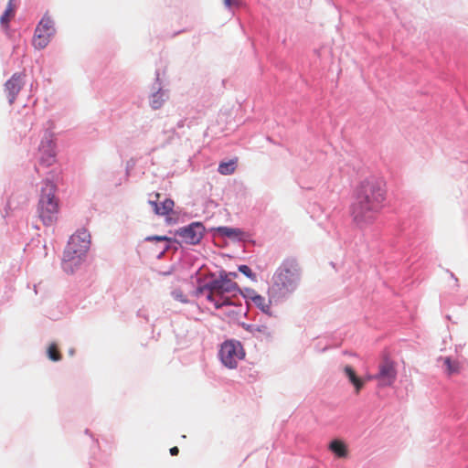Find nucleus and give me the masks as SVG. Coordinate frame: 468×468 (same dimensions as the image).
<instances>
[{
    "mask_svg": "<svg viewBox=\"0 0 468 468\" xmlns=\"http://www.w3.org/2000/svg\"><path fill=\"white\" fill-rule=\"evenodd\" d=\"M386 199V190L380 181L367 178L355 191L354 201L350 207L353 222L358 228L372 225L378 218Z\"/></svg>",
    "mask_w": 468,
    "mask_h": 468,
    "instance_id": "nucleus-1",
    "label": "nucleus"
},
{
    "mask_svg": "<svg viewBox=\"0 0 468 468\" xmlns=\"http://www.w3.org/2000/svg\"><path fill=\"white\" fill-rule=\"evenodd\" d=\"M229 275L237 276L236 273H229ZM239 292L238 284L229 278V274H220L218 279L199 289V293L204 294L207 300L212 303L217 309L235 304L232 298Z\"/></svg>",
    "mask_w": 468,
    "mask_h": 468,
    "instance_id": "nucleus-2",
    "label": "nucleus"
},
{
    "mask_svg": "<svg viewBox=\"0 0 468 468\" xmlns=\"http://www.w3.org/2000/svg\"><path fill=\"white\" fill-rule=\"evenodd\" d=\"M58 213L59 202L56 197V186L50 181H45L37 203V216L41 222L48 227L57 222Z\"/></svg>",
    "mask_w": 468,
    "mask_h": 468,
    "instance_id": "nucleus-3",
    "label": "nucleus"
},
{
    "mask_svg": "<svg viewBox=\"0 0 468 468\" xmlns=\"http://www.w3.org/2000/svg\"><path fill=\"white\" fill-rule=\"evenodd\" d=\"M90 238L88 231L83 229L77 230L70 237L63 255L65 265H69L71 268L80 263L89 250ZM65 268H68V266H65Z\"/></svg>",
    "mask_w": 468,
    "mask_h": 468,
    "instance_id": "nucleus-4",
    "label": "nucleus"
},
{
    "mask_svg": "<svg viewBox=\"0 0 468 468\" xmlns=\"http://www.w3.org/2000/svg\"><path fill=\"white\" fill-rule=\"evenodd\" d=\"M300 267L294 259H285L273 275V283L280 290L292 291L300 281Z\"/></svg>",
    "mask_w": 468,
    "mask_h": 468,
    "instance_id": "nucleus-5",
    "label": "nucleus"
},
{
    "mask_svg": "<svg viewBox=\"0 0 468 468\" xmlns=\"http://www.w3.org/2000/svg\"><path fill=\"white\" fill-rule=\"evenodd\" d=\"M245 356L243 346L239 341L227 340L219 350V357L223 365L229 368H235L238 363Z\"/></svg>",
    "mask_w": 468,
    "mask_h": 468,
    "instance_id": "nucleus-6",
    "label": "nucleus"
},
{
    "mask_svg": "<svg viewBox=\"0 0 468 468\" xmlns=\"http://www.w3.org/2000/svg\"><path fill=\"white\" fill-rule=\"evenodd\" d=\"M379 387L391 386L397 378L396 365L389 359H384L378 366V372L374 375Z\"/></svg>",
    "mask_w": 468,
    "mask_h": 468,
    "instance_id": "nucleus-7",
    "label": "nucleus"
},
{
    "mask_svg": "<svg viewBox=\"0 0 468 468\" xmlns=\"http://www.w3.org/2000/svg\"><path fill=\"white\" fill-rule=\"evenodd\" d=\"M205 231L204 226L199 222H194L187 227L181 228L176 234L182 239V241L195 245L203 238Z\"/></svg>",
    "mask_w": 468,
    "mask_h": 468,
    "instance_id": "nucleus-8",
    "label": "nucleus"
},
{
    "mask_svg": "<svg viewBox=\"0 0 468 468\" xmlns=\"http://www.w3.org/2000/svg\"><path fill=\"white\" fill-rule=\"evenodd\" d=\"M23 86L22 74L16 73L5 84V90L7 93L8 101L13 104L16 99L17 94Z\"/></svg>",
    "mask_w": 468,
    "mask_h": 468,
    "instance_id": "nucleus-9",
    "label": "nucleus"
},
{
    "mask_svg": "<svg viewBox=\"0 0 468 468\" xmlns=\"http://www.w3.org/2000/svg\"><path fill=\"white\" fill-rule=\"evenodd\" d=\"M40 163L46 166L53 165L56 161L54 143L51 140L43 141L39 147Z\"/></svg>",
    "mask_w": 468,
    "mask_h": 468,
    "instance_id": "nucleus-10",
    "label": "nucleus"
},
{
    "mask_svg": "<svg viewBox=\"0 0 468 468\" xmlns=\"http://www.w3.org/2000/svg\"><path fill=\"white\" fill-rule=\"evenodd\" d=\"M161 195L154 193V200H149V204L153 207L154 211L156 215L165 216L173 211L175 203L172 199L166 198L163 202L159 203Z\"/></svg>",
    "mask_w": 468,
    "mask_h": 468,
    "instance_id": "nucleus-11",
    "label": "nucleus"
},
{
    "mask_svg": "<svg viewBox=\"0 0 468 468\" xmlns=\"http://www.w3.org/2000/svg\"><path fill=\"white\" fill-rule=\"evenodd\" d=\"M328 449L338 458L348 457V447L346 443L340 439H335L331 441V442L328 445Z\"/></svg>",
    "mask_w": 468,
    "mask_h": 468,
    "instance_id": "nucleus-12",
    "label": "nucleus"
},
{
    "mask_svg": "<svg viewBox=\"0 0 468 468\" xmlns=\"http://www.w3.org/2000/svg\"><path fill=\"white\" fill-rule=\"evenodd\" d=\"M215 230L220 236L238 240H240L244 235V232L241 229L229 227H218Z\"/></svg>",
    "mask_w": 468,
    "mask_h": 468,
    "instance_id": "nucleus-13",
    "label": "nucleus"
},
{
    "mask_svg": "<svg viewBox=\"0 0 468 468\" xmlns=\"http://www.w3.org/2000/svg\"><path fill=\"white\" fill-rule=\"evenodd\" d=\"M344 372L348 378L349 381L354 385L356 392L358 393L363 388L365 380L358 378L353 367L350 366H346L344 368Z\"/></svg>",
    "mask_w": 468,
    "mask_h": 468,
    "instance_id": "nucleus-14",
    "label": "nucleus"
},
{
    "mask_svg": "<svg viewBox=\"0 0 468 468\" xmlns=\"http://www.w3.org/2000/svg\"><path fill=\"white\" fill-rule=\"evenodd\" d=\"M51 36L52 35L43 32L42 30L37 32V28H36L33 37L34 47L38 49L44 48L48 44Z\"/></svg>",
    "mask_w": 468,
    "mask_h": 468,
    "instance_id": "nucleus-15",
    "label": "nucleus"
},
{
    "mask_svg": "<svg viewBox=\"0 0 468 468\" xmlns=\"http://www.w3.org/2000/svg\"><path fill=\"white\" fill-rule=\"evenodd\" d=\"M238 158L235 157L228 162H221L218 165V171L220 175L229 176L232 175L237 168Z\"/></svg>",
    "mask_w": 468,
    "mask_h": 468,
    "instance_id": "nucleus-16",
    "label": "nucleus"
},
{
    "mask_svg": "<svg viewBox=\"0 0 468 468\" xmlns=\"http://www.w3.org/2000/svg\"><path fill=\"white\" fill-rule=\"evenodd\" d=\"M251 300L254 304L260 308L263 313L271 314V301L265 299L260 294H254L251 296Z\"/></svg>",
    "mask_w": 468,
    "mask_h": 468,
    "instance_id": "nucleus-17",
    "label": "nucleus"
},
{
    "mask_svg": "<svg viewBox=\"0 0 468 468\" xmlns=\"http://www.w3.org/2000/svg\"><path fill=\"white\" fill-rule=\"evenodd\" d=\"M443 361V365L446 367V372L449 376L452 374H458L461 370L460 362L453 360L451 357L441 358Z\"/></svg>",
    "mask_w": 468,
    "mask_h": 468,
    "instance_id": "nucleus-18",
    "label": "nucleus"
},
{
    "mask_svg": "<svg viewBox=\"0 0 468 468\" xmlns=\"http://www.w3.org/2000/svg\"><path fill=\"white\" fill-rule=\"evenodd\" d=\"M37 28V32L42 30L43 32H47V33H48L50 35H53L55 33V28H54L53 21L47 15H45L42 17V19L38 23Z\"/></svg>",
    "mask_w": 468,
    "mask_h": 468,
    "instance_id": "nucleus-19",
    "label": "nucleus"
},
{
    "mask_svg": "<svg viewBox=\"0 0 468 468\" xmlns=\"http://www.w3.org/2000/svg\"><path fill=\"white\" fill-rule=\"evenodd\" d=\"M14 16H15V6L13 5V0H9L5 11L0 17L1 25L3 27H6L9 21L14 17Z\"/></svg>",
    "mask_w": 468,
    "mask_h": 468,
    "instance_id": "nucleus-20",
    "label": "nucleus"
},
{
    "mask_svg": "<svg viewBox=\"0 0 468 468\" xmlns=\"http://www.w3.org/2000/svg\"><path fill=\"white\" fill-rule=\"evenodd\" d=\"M48 356L52 361H59L61 359V354L56 344L49 345L48 348Z\"/></svg>",
    "mask_w": 468,
    "mask_h": 468,
    "instance_id": "nucleus-21",
    "label": "nucleus"
},
{
    "mask_svg": "<svg viewBox=\"0 0 468 468\" xmlns=\"http://www.w3.org/2000/svg\"><path fill=\"white\" fill-rule=\"evenodd\" d=\"M145 239L148 241L156 240V241L164 242L165 246L163 248L161 254H163L165 250H167L169 249V242L171 240L169 238H167L165 236H151V237H147Z\"/></svg>",
    "mask_w": 468,
    "mask_h": 468,
    "instance_id": "nucleus-22",
    "label": "nucleus"
},
{
    "mask_svg": "<svg viewBox=\"0 0 468 468\" xmlns=\"http://www.w3.org/2000/svg\"><path fill=\"white\" fill-rule=\"evenodd\" d=\"M239 271L243 273L245 276H247L248 278L251 279V280H255L256 279V276L255 274L252 272V271L250 270V268L247 265H240L239 267Z\"/></svg>",
    "mask_w": 468,
    "mask_h": 468,
    "instance_id": "nucleus-23",
    "label": "nucleus"
},
{
    "mask_svg": "<svg viewBox=\"0 0 468 468\" xmlns=\"http://www.w3.org/2000/svg\"><path fill=\"white\" fill-rule=\"evenodd\" d=\"M163 101L164 100L161 94H154L151 101L152 108L154 110L159 109L162 106Z\"/></svg>",
    "mask_w": 468,
    "mask_h": 468,
    "instance_id": "nucleus-24",
    "label": "nucleus"
},
{
    "mask_svg": "<svg viewBox=\"0 0 468 468\" xmlns=\"http://www.w3.org/2000/svg\"><path fill=\"white\" fill-rule=\"evenodd\" d=\"M178 452H179V449H178L176 446L172 447V448L170 449V453H171V455H173V456L177 455V454H178Z\"/></svg>",
    "mask_w": 468,
    "mask_h": 468,
    "instance_id": "nucleus-25",
    "label": "nucleus"
},
{
    "mask_svg": "<svg viewBox=\"0 0 468 468\" xmlns=\"http://www.w3.org/2000/svg\"><path fill=\"white\" fill-rule=\"evenodd\" d=\"M373 379H375L374 375H368L365 378V380H373Z\"/></svg>",
    "mask_w": 468,
    "mask_h": 468,
    "instance_id": "nucleus-26",
    "label": "nucleus"
},
{
    "mask_svg": "<svg viewBox=\"0 0 468 468\" xmlns=\"http://www.w3.org/2000/svg\"><path fill=\"white\" fill-rule=\"evenodd\" d=\"M224 4L229 7L231 5V0H224Z\"/></svg>",
    "mask_w": 468,
    "mask_h": 468,
    "instance_id": "nucleus-27",
    "label": "nucleus"
}]
</instances>
